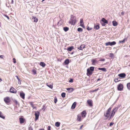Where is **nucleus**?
<instances>
[{"label": "nucleus", "mask_w": 130, "mask_h": 130, "mask_svg": "<svg viewBox=\"0 0 130 130\" xmlns=\"http://www.w3.org/2000/svg\"><path fill=\"white\" fill-rule=\"evenodd\" d=\"M118 109V107H115L111 110V108L109 107L104 112V116L106 118V119H109V120H110L113 117Z\"/></svg>", "instance_id": "f257e3e1"}, {"label": "nucleus", "mask_w": 130, "mask_h": 130, "mask_svg": "<svg viewBox=\"0 0 130 130\" xmlns=\"http://www.w3.org/2000/svg\"><path fill=\"white\" fill-rule=\"evenodd\" d=\"M77 22L76 18L75 16L71 15L70 20L68 22L69 24L71 25H74Z\"/></svg>", "instance_id": "f03ea898"}, {"label": "nucleus", "mask_w": 130, "mask_h": 130, "mask_svg": "<svg viewBox=\"0 0 130 130\" xmlns=\"http://www.w3.org/2000/svg\"><path fill=\"white\" fill-rule=\"evenodd\" d=\"M94 67H91L88 68L87 70V75L90 76L92 74L93 71H94Z\"/></svg>", "instance_id": "7ed1b4c3"}, {"label": "nucleus", "mask_w": 130, "mask_h": 130, "mask_svg": "<svg viewBox=\"0 0 130 130\" xmlns=\"http://www.w3.org/2000/svg\"><path fill=\"white\" fill-rule=\"evenodd\" d=\"M4 100L5 103L7 105H9L11 102V99L8 96L4 98Z\"/></svg>", "instance_id": "20e7f679"}, {"label": "nucleus", "mask_w": 130, "mask_h": 130, "mask_svg": "<svg viewBox=\"0 0 130 130\" xmlns=\"http://www.w3.org/2000/svg\"><path fill=\"white\" fill-rule=\"evenodd\" d=\"M100 22L102 25L103 26H105L106 25L105 24H107L108 23V21L104 18H103L102 19Z\"/></svg>", "instance_id": "39448f33"}, {"label": "nucleus", "mask_w": 130, "mask_h": 130, "mask_svg": "<svg viewBox=\"0 0 130 130\" xmlns=\"http://www.w3.org/2000/svg\"><path fill=\"white\" fill-rule=\"evenodd\" d=\"M35 121H36L37 120L38 118L40 115V112L38 111H36L35 112Z\"/></svg>", "instance_id": "423d86ee"}, {"label": "nucleus", "mask_w": 130, "mask_h": 130, "mask_svg": "<svg viewBox=\"0 0 130 130\" xmlns=\"http://www.w3.org/2000/svg\"><path fill=\"white\" fill-rule=\"evenodd\" d=\"M9 91L11 93H16L17 92V91L16 90L13 88L12 87H11Z\"/></svg>", "instance_id": "0eeeda50"}, {"label": "nucleus", "mask_w": 130, "mask_h": 130, "mask_svg": "<svg viewBox=\"0 0 130 130\" xmlns=\"http://www.w3.org/2000/svg\"><path fill=\"white\" fill-rule=\"evenodd\" d=\"M123 85L121 84H120L117 87L118 90L120 91L122 90L123 89Z\"/></svg>", "instance_id": "6e6552de"}, {"label": "nucleus", "mask_w": 130, "mask_h": 130, "mask_svg": "<svg viewBox=\"0 0 130 130\" xmlns=\"http://www.w3.org/2000/svg\"><path fill=\"white\" fill-rule=\"evenodd\" d=\"M87 112L86 110L83 111L81 113L82 117L83 118H84L86 117Z\"/></svg>", "instance_id": "1a4fd4ad"}, {"label": "nucleus", "mask_w": 130, "mask_h": 130, "mask_svg": "<svg viewBox=\"0 0 130 130\" xmlns=\"http://www.w3.org/2000/svg\"><path fill=\"white\" fill-rule=\"evenodd\" d=\"M87 102L89 106L92 107L93 106L92 101L91 100H88Z\"/></svg>", "instance_id": "9d476101"}, {"label": "nucleus", "mask_w": 130, "mask_h": 130, "mask_svg": "<svg viewBox=\"0 0 130 130\" xmlns=\"http://www.w3.org/2000/svg\"><path fill=\"white\" fill-rule=\"evenodd\" d=\"M82 119L81 115L80 114H78L77 116L76 120L78 121H82Z\"/></svg>", "instance_id": "9b49d317"}, {"label": "nucleus", "mask_w": 130, "mask_h": 130, "mask_svg": "<svg viewBox=\"0 0 130 130\" xmlns=\"http://www.w3.org/2000/svg\"><path fill=\"white\" fill-rule=\"evenodd\" d=\"M20 96L23 99H25V94L23 92H20Z\"/></svg>", "instance_id": "f8f14e48"}, {"label": "nucleus", "mask_w": 130, "mask_h": 130, "mask_svg": "<svg viewBox=\"0 0 130 130\" xmlns=\"http://www.w3.org/2000/svg\"><path fill=\"white\" fill-rule=\"evenodd\" d=\"M80 25L83 28L85 27V26L84 25L83 20L82 19H80Z\"/></svg>", "instance_id": "ddd939ff"}, {"label": "nucleus", "mask_w": 130, "mask_h": 130, "mask_svg": "<svg viewBox=\"0 0 130 130\" xmlns=\"http://www.w3.org/2000/svg\"><path fill=\"white\" fill-rule=\"evenodd\" d=\"M96 59H92L91 60V62H92V64L93 65H95V63H98V62L97 61Z\"/></svg>", "instance_id": "4468645a"}, {"label": "nucleus", "mask_w": 130, "mask_h": 130, "mask_svg": "<svg viewBox=\"0 0 130 130\" xmlns=\"http://www.w3.org/2000/svg\"><path fill=\"white\" fill-rule=\"evenodd\" d=\"M20 123V124L23 123H24L25 120L22 117H20L19 118Z\"/></svg>", "instance_id": "2eb2a0df"}, {"label": "nucleus", "mask_w": 130, "mask_h": 130, "mask_svg": "<svg viewBox=\"0 0 130 130\" xmlns=\"http://www.w3.org/2000/svg\"><path fill=\"white\" fill-rule=\"evenodd\" d=\"M118 75L119 77L122 78H124L126 76V75L124 73H122L119 74Z\"/></svg>", "instance_id": "dca6fc26"}, {"label": "nucleus", "mask_w": 130, "mask_h": 130, "mask_svg": "<svg viewBox=\"0 0 130 130\" xmlns=\"http://www.w3.org/2000/svg\"><path fill=\"white\" fill-rule=\"evenodd\" d=\"M66 89L69 91V92L70 93L72 92L74 90V89L72 88H67Z\"/></svg>", "instance_id": "f3484780"}, {"label": "nucleus", "mask_w": 130, "mask_h": 130, "mask_svg": "<svg viewBox=\"0 0 130 130\" xmlns=\"http://www.w3.org/2000/svg\"><path fill=\"white\" fill-rule=\"evenodd\" d=\"M76 102H74V103L72 105L71 107V108L72 109H74L76 107Z\"/></svg>", "instance_id": "a211bd4d"}, {"label": "nucleus", "mask_w": 130, "mask_h": 130, "mask_svg": "<svg viewBox=\"0 0 130 130\" xmlns=\"http://www.w3.org/2000/svg\"><path fill=\"white\" fill-rule=\"evenodd\" d=\"M69 60L68 59H67L65 60L64 63H65L66 65H67L69 64Z\"/></svg>", "instance_id": "6ab92c4d"}, {"label": "nucleus", "mask_w": 130, "mask_h": 130, "mask_svg": "<svg viewBox=\"0 0 130 130\" xmlns=\"http://www.w3.org/2000/svg\"><path fill=\"white\" fill-rule=\"evenodd\" d=\"M112 24L114 26H116L118 25V23L116 22L115 21H113L112 22Z\"/></svg>", "instance_id": "aec40b11"}, {"label": "nucleus", "mask_w": 130, "mask_h": 130, "mask_svg": "<svg viewBox=\"0 0 130 130\" xmlns=\"http://www.w3.org/2000/svg\"><path fill=\"white\" fill-rule=\"evenodd\" d=\"M32 19H34V22H37L38 20V18L32 16Z\"/></svg>", "instance_id": "412c9836"}, {"label": "nucleus", "mask_w": 130, "mask_h": 130, "mask_svg": "<svg viewBox=\"0 0 130 130\" xmlns=\"http://www.w3.org/2000/svg\"><path fill=\"white\" fill-rule=\"evenodd\" d=\"M85 46L84 45H82L78 48L79 50H83L85 47Z\"/></svg>", "instance_id": "4be33fe9"}, {"label": "nucleus", "mask_w": 130, "mask_h": 130, "mask_svg": "<svg viewBox=\"0 0 130 130\" xmlns=\"http://www.w3.org/2000/svg\"><path fill=\"white\" fill-rule=\"evenodd\" d=\"M40 65L42 67H45L46 64L44 62H41L40 63Z\"/></svg>", "instance_id": "5701e85b"}, {"label": "nucleus", "mask_w": 130, "mask_h": 130, "mask_svg": "<svg viewBox=\"0 0 130 130\" xmlns=\"http://www.w3.org/2000/svg\"><path fill=\"white\" fill-rule=\"evenodd\" d=\"M0 117L3 119H5V117L3 115V113L1 111H0Z\"/></svg>", "instance_id": "b1692460"}, {"label": "nucleus", "mask_w": 130, "mask_h": 130, "mask_svg": "<svg viewBox=\"0 0 130 130\" xmlns=\"http://www.w3.org/2000/svg\"><path fill=\"white\" fill-rule=\"evenodd\" d=\"M98 69L99 70H102L104 72H106L107 71V70L105 68H99Z\"/></svg>", "instance_id": "393cba45"}, {"label": "nucleus", "mask_w": 130, "mask_h": 130, "mask_svg": "<svg viewBox=\"0 0 130 130\" xmlns=\"http://www.w3.org/2000/svg\"><path fill=\"white\" fill-rule=\"evenodd\" d=\"M73 49V46H71L70 47H68L67 49V50L68 51H71Z\"/></svg>", "instance_id": "a878e982"}, {"label": "nucleus", "mask_w": 130, "mask_h": 130, "mask_svg": "<svg viewBox=\"0 0 130 130\" xmlns=\"http://www.w3.org/2000/svg\"><path fill=\"white\" fill-rule=\"evenodd\" d=\"M60 125V123L59 122H57L55 123V126L57 127H59Z\"/></svg>", "instance_id": "bb28decb"}, {"label": "nucleus", "mask_w": 130, "mask_h": 130, "mask_svg": "<svg viewBox=\"0 0 130 130\" xmlns=\"http://www.w3.org/2000/svg\"><path fill=\"white\" fill-rule=\"evenodd\" d=\"M94 27L95 28V29L96 30L100 28V26H99V24L95 25L94 26Z\"/></svg>", "instance_id": "cd10ccee"}, {"label": "nucleus", "mask_w": 130, "mask_h": 130, "mask_svg": "<svg viewBox=\"0 0 130 130\" xmlns=\"http://www.w3.org/2000/svg\"><path fill=\"white\" fill-rule=\"evenodd\" d=\"M63 29L64 31L66 32L69 30V28L67 27H64L63 28Z\"/></svg>", "instance_id": "c85d7f7f"}, {"label": "nucleus", "mask_w": 130, "mask_h": 130, "mask_svg": "<svg viewBox=\"0 0 130 130\" xmlns=\"http://www.w3.org/2000/svg\"><path fill=\"white\" fill-rule=\"evenodd\" d=\"M46 85L47 86H48V87H49L50 88H51V89H52L53 88V85H51V84H48L47 83L46 84Z\"/></svg>", "instance_id": "c756f323"}, {"label": "nucleus", "mask_w": 130, "mask_h": 130, "mask_svg": "<svg viewBox=\"0 0 130 130\" xmlns=\"http://www.w3.org/2000/svg\"><path fill=\"white\" fill-rule=\"evenodd\" d=\"M29 103L34 108H36V107H34V105L33 103V102H29Z\"/></svg>", "instance_id": "7c9ffc66"}, {"label": "nucleus", "mask_w": 130, "mask_h": 130, "mask_svg": "<svg viewBox=\"0 0 130 130\" xmlns=\"http://www.w3.org/2000/svg\"><path fill=\"white\" fill-rule=\"evenodd\" d=\"M37 70L34 69H33L32 71V72L34 74H35L37 73Z\"/></svg>", "instance_id": "2f4dec72"}, {"label": "nucleus", "mask_w": 130, "mask_h": 130, "mask_svg": "<svg viewBox=\"0 0 130 130\" xmlns=\"http://www.w3.org/2000/svg\"><path fill=\"white\" fill-rule=\"evenodd\" d=\"M116 42L115 41H113L112 42H110V45L112 46L115 45L116 44Z\"/></svg>", "instance_id": "473e14b6"}, {"label": "nucleus", "mask_w": 130, "mask_h": 130, "mask_svg": "<svg viewBox=\"0 0 130 130\" xmlns=\"http://www.w3.org/2000/svg\"><path fill=\"white\" fill-rule=\"evenodd\" d=\"M127 89L130 90V83H128L127 84Z\"/></svg>", "instance_id": "72a5a7b5"}, {"label": "nucleus", "mask_w": 130, "mask_h": 130, "mask_svg": "<svg viewBox=\"0 0 130 130\" xmlns=\"http://www.w3.org/2000/svg\"><path fill=\"white\" fill-rule=\"evenodd\" d=\"M61 96L62 98H65L66 96V93H62L61 94Z\"/></svg>", "instance_id": "f704fd0d"}, {"label": "nucleus", "mask_w": 130, "mask_h": 130, "mask_svg": "<svg viewBox=\"0 0 130 130\" xmlns=\"http://www.w3.org/2000/svg\"><path fill=\"white\" fill-rule=\"evenodd\" d=\"M77 30L78 31H82L83 30V29L80 28H78L77 29Z\"/></svg>", "instance_id": "c9c22d12"}, {"label": "nucleus", "mask_w": 130, "mask_h": 130, "mask_svg": "<svg viewBox=\"0 0 130 130\" xmlns=\"http://www.w3.org/2000/svg\"><path fill=\"white\" fill-rule=\"evenodd\" d=\"M125 39H124L123 40L119 41V43H124L125 42Z\"/></svg>", "instance_id": "e433bc0d"}, {"label": "nucleus", "mask_w": 130, "mask_h": 130, "mask_svg": "<svg viewBox=\"0 0 130 130\" xmlns=\"http://www.w3.org/2000/svg\"><path fill=\"white\" fill-rule=\"evenodd\" d=\"M105 45L106 46H108V45H110V42H108L105 43Z\"/></svg>", "instance_id": "4c0bfd02"}, {"label": "nucleus", "mask_w": 130, "mask_h": 130, "mask_svg": "<svg viewBox=\"0 0 130 130\" xmlns=\"http://www.w3.org/2000/svg\"><path fill=\"white\" fill-rule=\"evenodd\" d=\"M99 89V88H98L96 89L95 90H92L91 91V92H94L95 91H96L98 90Z\"/></svg>", "instance_id": "58836bf2"}, {"label": "nucleus", "mask_w": 130, "mask_h": 130, "mask_svg": "<svg viewBox=\"0 0 130 130\" xmlns=\"http://www.w3.org/2000/svg\"><path fill=\"white\" fill-rule=\"evenodd\" d=\"M57 101V98L55 97L54 98V102L55 103H56Z\"/></svg>", "instance_id": "ea45409f"}, {"label": "nucleus", "mask_w": 130, "mask_h": 130, "mask_svg": "<svg viewBox=\"0 0 130 130\" xmlns=\"http://www.w3.org/2000/svg\"><path fill=\"white\" fill-rule=\"evenodd\" d=\"M119 81H120V80H119L118 79V78H115L114 80L115 82L116 83Z\"/></svg>", "instance_id": "a19ab883"}, {"label": "nucleus", "mask_w": 130, "mask_h": 130, "mask_svg": "<svg viewBox=\"0 0 130 130\" xmlns=\"http://www.w3.org/2000/svg\"><path fill=\"white\" fill-rule=\"evenodd\" d=\"M18 83L19 84H21V81L19 79H18Z\"/></svg>", "instance_id": "79ce46f5"}, {"label": "nucleus", "mask_w": 130, "mask_h": 130, "mask_svg": "<svg viewBox=\"0 0 130 130\" xmlns=\"http://www.w3.org/2000/svg\"><path fill=\"white\" fill-rule=\"evenodd\" d=\"M13 63H15L16 62V59L15 58H13Z\"/></svg>", "instance_id": "37998d69"}, {"label": "nucleus", "mask_w": 130, "mask_h": 130, "mask_svg": "<svg viewBox=\"0 0 130 130\" xmlns=\"http://www.w3.org/2000/svg\"><path fill=\"white\" fill-rule=\"evenodd\" d=\"M69 82H70L72 83L73 82V80L72 78H71L70 80H69Z\"/></svg>", "instance_id": "c03bdc74"}, {"label": "nucleus", "mask_w": 130, "mask_h": 130, "mask_svg": "<svg viewBox=\"0 0 130 130\" xmlns=\"http://www.w3.org/2000/svg\"><path fill=\"white\" fill-rule=\"evenodd\" d=\"M114 124V123L113 122H111L109 124V126H111Z\"/></svg>", "instance_id": "a18cd8bd"}, {"label": "nucleus", "mask_w": 130, "mask_h": 130, "mask_svg": "<svg viewBox=\"0 0 130 130\" xmlns=\"http://www.w3.org/2000/svg\"><path fill=\"white\" fill-rule=\"evenodd\" d=\"M4 16L5 17H6V18H7L8 19H9V17L8 16H7V15H6V14H4Z\"/></svg>", "instance_id": "49530a36"}, {"label": "nucleus", "mask_w": 130, "mask_h": 130, "mask_svg": "<svg viewBox=\"0 0 130 130\" xmlns=\"http://www.w3.org/2000/svg\"><path fill=\"white\" fill-rule=\"evenodd\" d=\"M51 127L50 126H48L47 127V130H51Z\"/></svg>", "instance_id": "de8ad7c7"}, {"label": "nucleus", "mask_w": 130, "mask_h": 130, "mask_svg": "<svg viewBox=\"0 0 130 130\" xmlns=\"http://www.w3.org/2000/svg\"><path fill=\"white\" fill-rule=\"evenodd\" d=\"M87 29L88 30H91L92 29V28L88 27L87 28Z\"/></svg>", "instance_id": "09e8293b"}, {"label": "nucleus", "mask_w": 130, "mask_h": 130, "mask_svg": "<svg viewBox=\"0 0 130 130\" xmlns=\"http://www.w3.org/2000/svg\"><path fill=\"white\" fill-rule=\"evenodd\" d=\"M121 14L122 15H123L124 14V11H122L121 13Z\"/></svg>", "instance_id": "8fccbe9b"}, {"label": "nucleus", "mask_w": 130, "mask_h": 130, "mask_svg": "<svg viewBox=\"0 0 130 130\" xmlns=\"http://www.w3.org/2000/svg\"><path fill=\"white\" fill-rule=\"evenodd\" d=\"M29 130H33L31 127L30 126L29 128Z\"/></svg>", "instance_id": "3c124183"}, {"label": "nucleus", "mask_w": 130, "mask_h": 130, "mask_svg": "<svg viewBox=\"0 0 130 130\" xmlns=\"http://www.w3.org/2000/svg\"><path fill=\"white\" fill-rule=\"evenodd\" d=\"M105 59H101L100 60V61H105Z\"/></svg>", "instance_id": "603ef678"}, {"label": "nucleus", "mask_w": 130, "mask_h": 130, "mask_svg": "<svg viewBox=\"0 0 130 130\" xmlns=\"http://www.w3.org/2000/svg\"><path fill=\"white\" fill-rule=\"evenodd\" d=\"M13 3H14V2H13V0H11V4H13Z\"/></svg>", "instance_id": "864d4df0"}, {"label": "nucleus", "mask_w": 130, "mask_h": 130, "mask_svg": "<svg viewBox=\"0 0 130 130\" xmlns=\"http://www.w3.org/2000/svg\"><path fill=\"white\" fill-rule=\"evenodd\" d=\"M83 125H82L80 127V129H81L82 128V127H83Z\"/></svg>", "instance_id": "5fc2aeb1"}, {"label": "nucleus", "mask_w": 130, "mask_h": 130, "mask_svg": "<svg viewBox=\"0 0 130 130\" xmlns=\"http://www.w3.org/2000/svg\"><path fill=\"white\" fill-rule=\"evenodd\" d=\"M14 102L15 104H18V102L17 101H16V100L15 101H14Z\"/></svg>", "instance_id": "6e6d98bb"}, {"label": "nucleus", "mask_w": 130, "mask_h": 130, "mask_svg": "<svg viewBox=\"0 0 130 130\" xmlns=\"http://www.w3.org/2000/svg\"><path fill=\"white\" fill-rule=\"evenodd\" d=\"M0 58H3V55H0Z\"/></svg>", "instance_id": "4d7b16f0"}, {"label": "nucleus", "mask_w": 130, "mask_h": 130, "mask_svg": "<svg viewBox=\"0 0 130 130\" xmlns=\"http://www.w3.org/2000/svg\"><path fill=\"white\" fill-rule=\"evenodd\" d=\"M39 130H45L44 129L40 128Z\"/></svg>", "instance_id": "13d9d810"}, {"label": "nucleus", "mask_w": 130, "mask_h": 130, "mask_svg": "<svg viewBox=\"0 0 130 130\" xmlns=\"http://www.w3.org/2000/svg\"><path fill=\"white\" fill-rule=\"evenodd\" d=\"M16 77H17V78L18 79H19V78L18 76H16Z\"/></svg>", "instance_id": "bf43d9fd"}, {"label": "nucleus", "mask_w": 130, "mask_h": 130, "mask_svg": "<svg viewBox=\"0 0 130 130\" xmlns=\"http://www.w3.org/2000/svg\"><path fill=\"white\" fill-rule=\"evenodd\" d=\"M2 81V80L1 78H0V82H1Z\"/></svg>", "instance_id": "052dcab7"}, {"label": "nucleus", "mask_w": 130, "mask_h": 130, "mask_svg": "<svg viewBox=\"0 0 130 130\" xmlns=\"http://www.w3.org/2000/svg\"><path fill=\"white\" fill-rule=\"evenodd\" d=\"M45 0H42V2L44 1Z\"/></svg>", "instance_id": "680f3d73"}, {"label": "nucleus", "mask_w": 130, "mask_h": 130, "mask_svg": "<svg viewBox=\"0 0 130 130\" xmlns=\"http://www.w3.org/2000/svg\"><path fill=\"white\" fill-rule=\"evenodd\" d=\"M73 53V52H72V54Z\"/></svg>", "instance_id": "e2e57ef3"}, {"label": "nucleus", "mask_w": 130, "mask_h": 130, "mask_svg": "<svg viewBox=\"0 0 130 130\" xmlns=\"http://www.w3.org/2000/svg\"><path fill=\"white\" fill-rule=\"evenodd\" d=\"M99 80V79H98V80Z\"/></svg>", "instance_id": "0e129e2a"}, {"label": "nucleus", "mask_w": 130, "mask_h": 130, "mask_svg": "<svg viewBox=\"0 0 130 130\" xmlns=\"http://www.w3.org/2000/svg\"><path fill=\"white\" fill-rule=\"evenodd\" d=\"M129 47H130V45L129 46Z\"/></svg>", "instance_id": "69168bd1"}]
</instances>
